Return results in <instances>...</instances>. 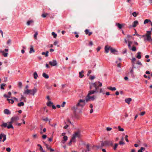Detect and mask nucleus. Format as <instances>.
Returning a JSON list of instances; mask_svg holds the SVG:
<instances>
[{"mask_svg":"<svg viewBox=\"0 0 152 152\" xmlns=\"http://www.w3.org/2000/svg\"><path fill=\"white\" fill-rule=\"evenodd\" d=\"M85 104V101L84 100L80 99L79 102L75 106L71 108V110L73 111L74 116L77 117V114L81 112V109Z\"/></svg>","mask_w":152,"mask_h":152,"instance_id":"f257e3e1","label":"nucleus"},{"mask_svg":"<svg viewBox=\"0 0 152 152\" xmlns=\"http://www.w3.org/2000/svg\"><path fill=\"white\" fill-rule=\"evenodd\" d=\"M19 119V118L18 116L12 117L11 118V121L10 122L7 123L3 122L1 126L2 127H7L8 129H13V127L12 125V124Z\"/></svg>","mask_w":152,"mask_h":152,"instance_id":"f03ea898","label":"nucleus"},{"mask_svg":"<svg viewBox=\"0 0 152 152\" xmlns=\"http://www.w3.org/2000/svg\"><path fill=\"white\" fill-rule=\"evenodd\" d=\"M151 31H147L145 34L142 36L141 37H142L144 38V41L147 40L149 42H152V38L151 36Z\"/></svg>","mask_w":152,"mask_h":152,"instance_id":"7ed1b4c3","label":"nucleus"},{"mask_svg":"<svg viewBox=\"0 0 152 152\" xmlns=\"http://www.w3.org/2000/svg\"><path fill=\"white\" fill-rule=\"evenodd\" d=\"M31 91H33V95L34 96L35 94L37 92V89L35 87L32 90L27 89L24 91L23 94H31Z\"/></svg>","mask_w":152,"mask_h":152,"instance_id":"20e7f679","label":"nucleus"},{"mask_svg":"<svg viewBox=\"0 0 152 152\" xmlns=\"http://www.w3.org/2000/svg\"><path fill=\"white\" fill-rule=\"evenodd\" d=\"M92 86H94L95 89V91H96L97 93L98 92L99 87H101L102 86V84L99 81H98V82H96L94 83H92Z\"/></svg>","mask_w":152,"mask_h":152,"instance_id":"39448f33","label":"nucleus"},{"mask_svg":"<svg viewBox=\"0 0 152 152\" xmlns=\"http://www.w3.org/2000/svg\"><path fill=\"white\" fill-rule=\"evenodd\" d=\"M80 137V134H73V136L70 140L69 145H71L72 142H75V139L77 137Z\"/></svg>","mask_w":152,"mask_h":152,"instance_id":"423d86ee","label":"nucleus"},{"mask_svg":"<svg viewBox=\"0 0 152 152\" xmlns=\"http://www.w3.org/2000/svg\"><path fill=\"white\" fill-rule=\"evenodd\" d=\"M109 142L108 141H106L104 142H102L100 146L99 145L96 146L98 149L99 148H102L104 146H107L109 145Z\"/></svg>","mask_w":152,"mask_h":152,"instance_id":"0eeeda50","label":"nucleus"},{"mask_svg":"<svg viewBox=\"0 0 152 152\" xmlns=\"http://www.w3.org/2000/svg\"><path fill=\"white\" fill-rule=\"evenodd\" d=\"M2 138V141L4 142L6 139V136L4 134H0V142H1Z\"/></svg>","mask_w":152,"mask_h":152,"instance_id":"6e6552de","label":"nucleus"},{"mask_svg":"<svg viewBox=\"0 0 152 152\" xmlns=\"http://www.w3.org/2000/svg\"><path fill=\"white\" fill-rule=\"evenodd\" d=\"M94 96H89L87 95L86 98V102H88L90 99H91L92 100H94Z\"/></svg>","mask_w":152,"mask_h":152,"instance_id":"1a4fd4ad","label":"nucleus"},{"mask_svg":"<svg viewBox=\"0 0 152 152\" xmlns=\"http://www.w3.org/2000/svg\"><path fill=\"white\" fill-rule=\"evenodd\" d=\"M49 64L51 66H55L57 65V61L56 60H53V61H50Z\"/></svg>","mask_w":152,"mask_h":152,"instance_id":"9d476101","label":"nucleus"},{"mask_svg":"<svg viewBox=\"0 0 152 152\" xmlns=\"http://www.w3.org/2000/svg\"><path fill=\"white\" fill-rule=\"evenodd\" d=\"M110 48H111V47H108L107 45H106L105 46L104 49H105V52L106 53H107L109 52V51L110 50Z\"/></svg>","mask_w":152,"mask_h":152,"instance_id":"9b49d317","label":"nucleus"},{"mask_svg":"<svg viewBox=\"0 0 152 152\" xmlns=\"http://www.w3.org/2000/svg\"><path fill=\"white\" fill-rule=\"evenodd\" d=\"M63 134L62 135V136H64L63 137V140L62 141V142L63 143H64L67 140L68 137L66 136H64V134Z\"/></svg>","mask_w":152,"mask_h":152,"instance_id":"f8f14e48","label":"nucleus"},{"mask_svg":"<svg viewBox=\"0 0 152 152\" xmlns=\"http://www.w3.org/2000/svg\"><path fill=\"white\" fill-rule=\"evenodd\" d=\"M4 112L5 114L7 115H10L11 113V112L9 111V110L6 109L4 110Z\"/></svg>","mask_w":152,"mask_h":152,"instance_id":"ddd939ff","label":"nucleus"},{"mask_svg":"<svg viewBox=\"0 0 152 152\" xmlns=\"http://www.w3.org/2000/svg\"><path fill=\"white\" fill-rule=\"evenodd\" d=\"M0 53H2V55L4 57H6L7 56L8 53H7L4 52V51L0 50Z\"/></svg>","mask_w":152,"mask_h":152,"instance_id":"4468645a","label":"nucleus"},{"mask_svg":"<svg viewBox=\"0 0 152 152\" xmlns=\"http://www.w3.org/2000/svg\"><path fill=\"white\" fill-rule=\"evenodd\" d=\"M125 101L126 103L129 104L130 102L132 101V99L131 98H128L125 99Z\"/></svg>","mask_w":152,"mask_h":152,"instance_id":"2eb2a0df","label":"nucleus"},{"mask_svg":"<svg viewBox=\"0 0 152 152\" xmlns=\"http://www.w3.org/2000/svg\"><path fill=\"white\" fill-rule=\"evenodd\" d=\"M35 52V51L34 50V49L33 47L31 45V47L30 49V51L29 52V53H34Z\"/></svg>","mask_w":152,"mask_h":152,"instance_id":"dca6fc26","label":"nucleus"},{"mask_svg":"<svg viewBox=\"0 0 152 152\" xmlns=\"http://www.w3.org/2000/svg\"><path fill=\"white\" fill-rule=\"evenodd\" d=\"M138 24V22L137 20L134 21L133 23L132 26L133 27H135Z\"/></svg>","mask_w":152,"mask_h":152,"instance_id":"f3484780","label":"nucleus"},{"mask_svg":"<svg viewBox=\"0 0 152 152\" xmlns=\"http://www.w3.org/2000/svg\"><path fill=\"white\" fill-rule=\"evenodd\" d=\"M95 93H97V91L95 90L90 91L87 95L90 96V95L94 94Z\"/></svg>","mask_w":152,"mask_h":152,"instance_id":"a211bd4d","label":"nucleus"},{"mask_svg":"<svg viewBox=\"0 0 152 152\" xmlns=\"http://www.w3.org/2000/svg\"><path fill=\"white\" fill-rule=\"evenodd\" d=\"M85 32L86 34L87 35V34H88V35H89V36H90L92 34V32H89V31L87 29H86L85 30Z\"/></svg>","mask_w":152,"mask_h":152,"instance_id":"6ab92c4d","label":"nucleus"},{"mask_svg":"<svg viewBox=\"0 0 152 152\" xmlns=\"http://www.w3.org/2000/svg\"><path fill=\"white\" fill-rule=\"evenodd\" d=\"M151 22V20L149 19H146L145 20L144 22V24H145L147 23H150Z\"/></svg>","mask_w":152,"mask_h":152,"instance_id":"aec40b11","label":"nucleus"},{"mask_svg":"<svg viewBox=\"0 0 152 152\" xmlns=\"http://www.w3.org/2000/svg\"><path fill=\"white\" fill-rule=\"evenodd\" d=\"M42 76L46 79H48L49 77L48 75L45 73H43L42 75Z\"/></svg>","mask_w":152,"mask_h":152,"instance_id":"412c9836","label":"nucleus"},{"mask_svg":"<svg viewBox=\"0 0 152 152\" xmlns=\"http://www.w3.org/2000/svg\"><path fill=\"white\" fill-rule=\"evenodd\" d=\"M132 42H133L132 41H129L128 43V47L129 49H130L131 48V45L132 44Z\"/></svg>","mask_w":152,"mask_h":152,"instance_id":"4be33fe9","label":"nucleus"},{"mask_svg":"<svg viewBox=\"0 0 152 152\" xmlns=\"http://www.w3.org/2000/svg\"><path fill=\"white\" fill-rule=\"evenodd\" d=\"M48 53H49L48 51H47L45 52H42V55H45V56L46 57H47L48 56Z\"/></svg>","mask_w":152,"mask_h":152,"instance_id":"5701e85b","label":"nucleus"},{"mask_svg":"<svg viewBox=\"0 0 152 152\" xmlns=\"http://www.w3.org/2000/svg\"><path fill=\"white\" fill-rule=\"evenodd\" d=\"M83 72H84L83 71H82L81 72H79V77L80 78H82L84 76V75L82 74L83 73Z\"/></svg>","mask_w":152,"mask_h":152,"instance_id":"b1692460","label":"nucleus"},{"mask_svg":"<svg viewBox=\"0 0 152 152\" xmlns=\"http://www.w3.org/2000/svg\"><path fill=\"white\" fill-rule=\"evenodd\" d=\"M34 22V21L32 20H28L27 22V25L28 26L31 23H33Z\"/></svg>","mask_w":152,"mask_h":152,"instance_id":"393cba45","label":"nucleus"},{"mask_svg":"<svg viewBox=\"0 0 152 152\" xmlns=\"http://www.w3.org/2000/svg\"><path fill=\"white\" fill-rule=\"evenodd\" d=\"M34 77L35 79H36L37 78V77H38V75L36 72H35L34 74Z\"/></svg>","mask_w":152,"mask_h":152,"instance_id":"a878e982","label":"nucleus"},{"mask_svg":"<svg viewBox=\"0 0 152 152\" xmlns=\"http://www.w3.org/2000/svg\"><path fill=\"white\" fill-rule=\"evenodd\" d=\"M141 52H138L137 53V58L138 59H140L141 58V56L140 55Z\"/></svg>","mask_w":152,"mask_h":152,"instance_id":"bb28decb","label":"nucleus"},{"mask_svg":"<svg viewBox=\"0 0 152 152\" xmlns=\"http://www.w3.org/2000/svg\"><path fill=\"white\" fill-rule=\"evenodd\" d=\"M18 107H20L24 105V103L23 102H21L18 104Z\"/></svg>","mask_w":152,"mask_h":152,"instance_id":"cd10ccee","label":"nucleus"},{"mask_svg":"<svg viewBox=\"0 0 152 152\" xmlns=\"http://www.w3.org/2000/svg\"><path fill=\"white\" fill-rule=\"evenodd\" d=\"M107 88L109 89L110 90L112 91H114L116 90V88L115 87H108Z\"/></svg>","mask_w":152,"mask_h":152,"instance_id":"c85d7f7f","label":"nucleus"},{"mask_svg":"<svg viewBox=\"0 0 152 152\" xmlns=\"http://www.w3.org/2000/svg\"><path fill=\"white\" fill-rule=\"evenodd\" d=\"M116 25L120 29H121L122 26H123V24H120L119 23H116Z\"/></svg>","mask_w":152,"mask_h":152,"instance_id":"c756f323","label":"nucleus"},{"mask_svg":"<svg viewBox=\"0 0 152 152\" xmlns=\"http://www.w3.org/2000/svg\"><path fill=\"white\" fill-rule=\"evenodd\" d=\"M53 103L50 101H49L47 103V106H50V107L51 106H52V105H53Z\"/></svg>","mask_w":152,"mask_h":152,"instance_id":"7c9ffc66","label":"nucleus"},{"mask_svg":"<svg viewBox=\"0 0 152 152\" xmlns=\"http://www.w3.org/2000/svg\"><path fill=\"white\" fill-rule=\"evenodd\" d=\"M110 51L112 53H114L115 52H117V51L115 49H113L111 47V48H110Z\"/></svg>","mask_w":152,"mask_h":152,"instance_id":"2f4dec72","label":"nucleus"},{"mask_svg":"<svg viewBox=\"0 0 152 152\" xmlns=\"http://www.w3.org/2000/svg\"><path fill=\"white\" fill-rule=\"evenodd\" d=\"M86 148H87V150L85 151V152H86L87 151H90V149H89V145L88 144L86 145Z\"/></svg>","mask_w":152,"mask_h":152,"instance_id":"473e14b6","label":"nucleus"},{"mask_svg":"<svg viewBox=\"0 0 152 152\" xmlns=\"http://www.w3.org/2000/svg\"><path fill=\"white\" fill-rule=\"evenodd\" d=\"M130 50H132L133 51H135L136 50V48L134 46H133L132 48H131L130 49Z\"/></svg>","mask_w":152,"mask_h":152,"instance_id":"72a5a7b5","label":"nucleus"},{"mask_svg":"<svg viewBox=\"0 0 152 152\" xmlns=\"http://www.w3.org/2000/svg\"><path fill=\"white\" fill-rule=\"evenodd\" d=\"M37 146L39 147V150L41 151H43V150L41 145L40 144H38Z\"/></svg>","mask_w":152,"mask_h":152,"instance_id":"f704fd0d","label":"nucleus"},{"mask_svg":"<svg viewBox=\"0 0 152 152\" xmlns=\"http://www.w3.org/2000/svg\"><path fill=\"white\" fill-rule=\"evenodd\" d=\"M38 32L37 31L35 32L34 34V37L36 39H37V36L38 35Z\"/></svg>","mask_w":152,"mask_h":152,"instance_id":"c9c22d12","label":"nucleus"},{"mask_svg":"<svg viewBox=\"0 0 152 152\" xmlns=\"http://www.w3.org/2000/svg\"><path fill=\"white\" fill-rule=\"evenodd\" d=\"M118 130L119 131L123 132L124 131V129L123 128H121L120 126H118Z\"/></svg>","mask_w":152,"mask_h":152,"instance_id":"e433bc0d","label":"nucleus"},{"mask_svg":"<svg viewBox=\"0 0 152 152\" xmlns=\"http://www.w3.org/2000/svg\"><path fill=\"white\" fill-rule=\"evenodd\" d=\"M52 35L53 36L54 38H56L57 37V35L54 32H52Z\"/></svg>","mask_w":152,"mask_h":152,"instance_id":"4c0bfd02","label":"nucleus"},{"mask_svg":"<svg viewBox=\"0 0 152 152\" xmlns=\"http://www.w3.org/2000/svg\"><path fill=\"white\" fill-rule=\"evenodd\" d=\"M6 85L5 84L2 83L1 85V88L2 89H4V88L3 87L4 86Z\"/></svg>","mask_w":152,"mask_h":152,"instance_id":"58836bf2","label":"nucleus"},{"mask_svg":"<svg viewBox=\"0 0 152 152\" xmlns=\"http://www.w3.org/2000/svg\"><path fill=\"white\" fill-rule=\"evenodd\" d=\"M132 38V36L129 35H128L127 37H126V39H129V40H131V38Z\"/></svg>","mask_w":152,"mask_h":152,"instance_id":"ea45409f","label":"nucleus"},{"mask_svg":"<svg viewBox=\"0 0 152 152\" xmlns=\"http://www.w3.org/2000/svg\"><path fill=\"white\" fill-rule=\"evenodd\" d=\"M138 14V13L137 14L136 13V12H134L132 13V15H133V16L134 17H136L137 15Z\"/></svg>","mask_w":152,"mask_h":152,"instance_id":"a19ab883","label":"nucleus"},{"mask_svg":"<svg viewBox=\"0 0 152 152\" xmlns=\"http://www.w3.org/2000/svg\"><path fill=\"white\" fill-rule=\"evenodd\" d=\"M124 42L126 44H127V43H128V42L129 41V39H126V38H125L124 39Z\"/></svg>","mask_w":152,"mask_h":152,"instance_id":"79ce46f5","label":"nucleus"},{"mask_svg":"<svg viewBox=\"0 0 152 152\" xmlns=\"http://www.w3.org/2000/svg\"><path fill=\"white\" fill-rule=\"evenodd\" d=\"M118 144L117 143H115V145L113 148L114 150H115L116 149V148L118 146Z\"/></svg>","mask_w":152,"mask_h":152,"instance_id":"37998d69","label":"nucleus"},{"mask_svg":"<svg viewBox=\"0 0 152 152\" xmlns=\"http://www.w3.org/2000/svg\"><path fill=\"white\" fill-rule=\"evenodd\" d=\"M48 14L47 13L45 14H43L42 15V17L45 18L46 17L47 15Z\"/></svg>","mask_w":152,"mask_h":152,"instance_id":"c03bdc74","label":"nucleus"},{"mask_svg":"<svg viewBox=\"0 0 152 152\" xmlns=\"http://www.w3.org/2000/svg\"><path fill=\"white\" fill-rule=\"evenodd\" d=\"M21 97L20 98V101H21L23 99H24L25 100V99H26V98H25L23 95H21Z\"/></svg>","mask_w":152,"mask_h":152,"instance_id":"a18cd8bd","label":"nucleus"},{"mask_svg":"<svg viewBox=\"0 0 152 152\" xmlns=\"http://www.w3.org/2000/svg\"><path fill=\"white\" fill-rule=\"evenodd\" d=\"M18 86L20 88H21L22 87V83L21 82H20L18 83Z\"/></svg>","mask_w":152,"mask_h":152,"instance_id":"49530a36","label":"nucleus"},{"mask_svg":"<svg viewBox=\"0 0 152 152\" xmlns=\"http://www.w3.org/2000/svg\"><path fill=\"white\" fill-rule=\"evenodd\" d=\"M6 151L7 152H10L11 151V149L10 148H7L6 149Z\"/></svg>","mask_w":152,"mask_h":152,"instance_id":"de8ad7c7","label":"nucleus"},{"mask_svg":"<svg viewBox=\"0 0 152 152\" xmlns=\"http://www.w3.org/2000/svg\"><path fill=\"white\" fill-rule=\"evenodd\" d=\"M66 104V102H63L62 103V104H61V107H64L65 106V104Z\"/></svg>","mask_w":152,"mask_h":152,"instance_id":"09e8293b","label":"nucleus"},{"mask_svg":"<svg viewBox=\"0 0 152 152\" xmlns=\"http://www.w3.org/2000/svg\"><path fill=\"white\" fill-rule=\"evenodd\" d=\"M112 128L110 127H108L106 129L107 131H110L112 129Z\"/></svg>","mask_w":152,"mask_h":152,"instance_id":"8fccbe9b","label":"nucleus"},{"mask_svg":"<svg viewBox=\"0 0 152 152\" xmlns=\"http://www.w3.org/2000/svg\"><path fill=\"white\" fill-rule=\"evenodd\" d=\"M145 113V112H141L140 114V115L141 116L143 115Z\"/></svg>","mask_w":152,"mask_h":152,"instance_id":"3c124183","label":"nucleus"},{"mask_svg":"<svg viewBox=\"0 0 152 152\" xmlns=\"http://www.w3.org/2000/svg\"><path fill=\"white\" fill-rule=\"evenodd\" d=\"M136 63L138 65H142V64L141 62H140L139 61H137Z\"/></svg>","mask_w":152,"mask_h":152,"instance_id":"603ef678","label":"nucleus"},{"mask_svg":"<svg viewBox=\"0 0 152 152\" xmlns=\"http://www.w3.org/2000/svg\"><path fill=\"white\" fill-rule=\"evenodd\" d=\"M91 70H89L88 71V73L87 74V75L89 76L90 74L91 73Z\"/></svg>","mask_w":152,"mask_h":152,"instance_id":"864d4df0","label":"nucleus"},{"mask_svg":"<svg viewBox=\"0 0 152 152\" xmlns=\"http://www.w3.org/2000/svg\"><path fill=\"white\" fill-rule=\"evenodd\" d=\"M83 132L81 130H79L75 132L74 133H80V132Z\"/></svg>","mask_w":152,"mask_h":152,"instance_id":"5fc2aeb1","label":"nucleus"},{"mask_svg":"<svg viewBox=\"0 0 152 152\" xmlns=\"http://www.w3.org/2000/svg\"><path fill=\"white\" fill-rule=\"evenodd\" d=\"M103 90L102 88L100 89L99 92L100 93H102L103 94H104V92H103Z\"/></svg>","mask_w":152,"mask_h":152,"instance_id":"6e6d98bb","label":"nucleus"},{"mask_svg":"<svg viewBox=\"0 0 152 152\" xmlns=\"http://www.w3.org/2000/svg\"><path fill=\"white\" fill-rule=\"evenodd\" d=\"M43 120L44 121H48V117H46L45 118L43 119Z\"/></svg>","mask_w":152,"mask_h":152,"instance_id":"4d7b16f0","label":"nucleus"},{"mask_svg":"<svg viewBox=\"0 0 152 152\" xmlns=\"http://www.w3.org/2000/svg\"><path fill=\"white\" fill-rule=\"evenodd\" d=\"M109 145L112 146L113 145V143L112 141H109Z\"/></svg>","mask_w":152,"mask_h":152,"instance_id":"13d9d810","label":"nucleus"},{"mask_svg":"<svg viewBox=\"0 0 152 152\" xmlns=\"http://www.w3.org/2000/svg\"><path fill=\"white\" fill-rule=\"evenodd\" d=\"M90 78L91 80H92L95 78V77L94 76H91L90 77Z\"/></svg>","mask_w":152,"mask_h":152,"instance_id":"bf43d9fd","label":"nucleus"},{"mask_svg":"<svg viewBox=\"0 0 152 152\" xmlns=\"http://www.w3.org/2000/svg\"><path fill=\"white\" fill-rule=\"evenodd\" d=\"M32 137L33 138H36L37 137V134H34L33 135Z\"/></svg>","mask_w":152,"mask_h":152,"instance_id":"052dcab7","label":"nucleus"},{"mask_svg":"<svg viewBox=\"0 0 152 152\" xmlns=\"http://www.w3.org/2000/svg\"><path fill=\"white\" fill-rule=\"evenodd\" d=\"M45 146H46V148L48 150L49 149L50 147L47 144H45Z\"/></svg>","mask_w":152,"mask_h":152,"instance_id":"680f3d73","label":"nucleus"},{"mask_svg":"<svg viewBox=\"0 0 152 152\" xmlns=\"http://www.w3.org/2000/svg\"><path fill=\"white\" fill-rule=\"evenodd\" d=\"M136 60V58H133L132 59V62L133 63V64H134V61H135Z\"/></svg>","mask_w":152,"mask_h":152,"instance_id":"e2e57ef3","label":"nucleus"},{"mask_svg":"<svg viewBox=\"0 0 152 152\" xmlns=\"http://www.w3.org/2000/svg\"><path fill=\"white\" fill-rule=\"evenodd\" d=\"M119 144L120 145L124 144V142H123L122 141H120L119 142Z\"/></svg>","mask_w":152,"mask_h":152,"instance_id":"0e129e2a","label":"nucleus"},{"mask_svg":"<svg viewBox=\"0 0 152 152\" xmlns=\"http://www.w3.org/2000/svg\"><path fill=\"white\" fill-rule=\"evenodd\" d=\"M101 49V48L100 47H98L96 49L97 51L98 52Z\"/></svg>","mask_w":152,"mask_h":152,"instance_id":"69168bd1","label":"nucleus"},{"mask_svg":"<svg viewBox=\"0 0 152 152\" xmlns=\"http://www.w3.org/2000/svg\"><path fill=\"white\" fill-rule=\"evenodd\" d=\"M47 137V136L46 135H43L42 136V137L43 139H45Z\"/></svg>","mask_w":152,"mask_h":152,"instance_id":"338daca9","label":"nucleus"},{"mask_svg":"<svg viewBox=\"0 0 152 152\" xmlns=\"http://www.w3.org/2000/svg\"><path fill=\"white\" fill-rule=\"evenodd\" d=\"M11 41L10 39H8L7 42V44H10V43Z\"/></svg>","mask_w":152,"mask_h":152,"instance_id":"774afa93","label":"nucleus"}]
</instances>
